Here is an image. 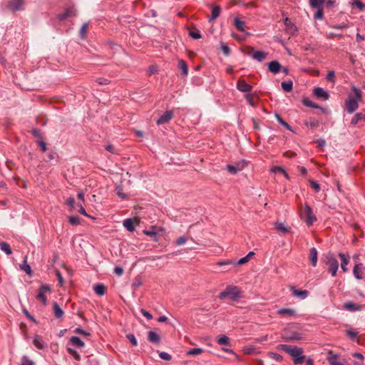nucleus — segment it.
<instances>
[{"instance_id": "obj_1", "label": "nucleus", "mask_w": 365, "mask_h": 365, "mask_svg": "<svg viewBox=\"0 0 365 365\" xmlns=\"http://www.w3.org/2000/svg\"><path fill=\"white\" fill-rule=\"evenodd\" d=\"M277 349L289 354L292 357L294 364H302L304 361L305 356L302 355L304 352L302 348L288 344H279Z\"/></svg>"}, {"instance_id": "obj_2", "label": "nucleus", "mask_w": 365, "mask_h": 365, "mask_svg": "<svg viewBox=\"0 0 365 365\" xmlns=\"http://www.w3.org/2000/svg\"><path fill=\"white\" fill-rule=\"evenodd\" d=\"M218 297L220 299H227L231 302H237L242 297V292L238 287L229 285L219 294Z\"/></svg>"}, {"instance_id": "obj_3", "label": "nucleus", "mask_w": 365, "mask_h": 365, "mask_svg": "<svg viewBox=\"0 0 365 365\" xmlns=\"http://www.w3.org/2000/svg\"><path fill=\"white\" fill-rule=\"evenodd\" d=\"M300 215L302 218L304 217V221L308 226L312 225L313 223L317 221V217L314 215L312 207L308 204L304 205L303 210L301 211Z\"/></svg>"}, {"instance_id": "obj_4", "label": "nucleus", "mask_w": 365, "mask_h": 365, "mask_svg": "<svg viewBox=\"0 0 365 365\" xmlns=\"http://www.w3.org/2000/svg\"><path fill=\"white\" fill-rule=\"evenodd\" d=\"M327 264L329 266V272L331 274L333 277L336 276V272L339 268V262L338 260L334 258L333 254H328L327 257Z\"/></svg>"}, {"instance_id": "obj_5", "label": "nucleus", "mask_w": 365, "mask_h": 365, "mask_svg": "<svg viewBox=\"0 0 365 365\" xmlns=\"http://www.w3.org/2000/svg\"><path fill=\"white\" fill-rule=\"evenodd\" d=\"M327 360L329 365H347V361L346 359H342L339 360V355L334 354V352L331 350L329 351Z\"/></svg>"}, {"instance_id": "obj_6", "label": "nucleus", "mask_w": 365, "mask_h": 365, "mask_svg": "<svg viewBox=\"0 0 365 365\" xmlns=\"http://www.w3.org/2000/svg\"><path fill=\"white\" fill-rule=\"evenodd\" d=\"M51 291V287L48 284H42L39 289L36 298L41 301L43 305H46L47 303V299L46 297V293H50Z\"/></svg>"}, {"instance_id": "obj_7", "label": "nucleus", "mask_w": 365, "mask_h": 365, "mask_svg": "<svg viewBox=\"0 0 365 365\" xmlns=\"http://www.w3.org/2000/svg\"><path fill=\"white\" fill-rule=\"evenodd\" d=\"M247 165L245 160L236 163L235 165H227V170L231 174H236L242 170Z\"/></svg>"}, {"instance_id": "obj_8", "label": "nucleus", "mask_w": 365, "mask_h": 365, "mask_svg": "<svg viewBox=\"0 0 365 365\" xmlns=\"http://www.w3.org/2000/svg\"><path fill=\"white\" fill-rule=\"evenodd\" d=\"M24 0H10L8 8L12 11H17L24 9Z\"/></svg>"}, {"instance_id": "obj_9", "label": "nucleus", "mask_w": 365, "mask_h": 365, "mask_svg": "<svg viewBox=\"0 0 365 365\" xmlns=\"http://www.w3.org/2000/svg\"><path fill=\"white\" fill-rule=\"evenodd\" d=\"M247 55L258 62H262L265 59L267 53L261 51H255L252 48L251 52L248 53Z\"/></svg>"}, {"instance_id": "obj_10", "label": "nucleus", "mask_w": 365, "mask_h": 365, "mask_svg": "<svg viewBox=\"0 0 365 365\" xmlns=\"http://www.w3.org/2000/svg\"><path fill=\"white\" fill-rule=\"evenodd\" d=\"M237 88L244 93L250 92L252 86L248 84L244 79H239L237 82Z\"/></svg>"}, {"instance_id": "obj_11", "label": "nucleus", "mask_w": 365, "mask_h": 365, "mask_svg": "<svg viewBox=\"0 0 365 365\" xmlns=\"http://www.w3.org/2000/svg\"><path fill=\"white\" fill-rule=\"evenodd\" d=\"M77 12L74 7L68 8L63 13L58 15V19L59 21H63L67 18L76 16Z\"/></svg>"}, {"instance_id": "obj_12", "label": "nucleus", "mask_w": 365, "mask_h": 365, "mask_svg": "<svg viewBox=\"0 0 365 365\" xmlns=\"http://www.w3.org/2000/svg\"><path fill=\"white\" fill-rule=\"evenodd\" d=\"M173 116V112L172 110L165 111L160 118L157 120L156 123L158 125H163L168 123Z\"/></svg>"}, {"instance_id": "obj_13", "label": "nucleus", "mask_w": 365, "mask_h": 365, "mask_svg": "<svg viewBox=\"0 0 365 365\" xmlns=\"http://www.w3.org/2000/svg\"><path fill=\"white\" fill-rule=\"evenodd\" d=\"M359 108L358 101L354 98H349L346 103V108L348 113H352Z\"/></svg>"}, {"instance_id": "obj_14", "label": "nucleus", "mask_w": 365, "mask_h": 365, "mask_svg": "<svg viewBox=\"0 0 365 365\" xmlns=\"http://www.w3.org/2000/svg\"><path fill=\"white\" fill-rule=\"evenodd\" d=\"M290 291L294 297L300 299H304L309 295V292L307 290L297 289L294 287H291Z\"/></svg>"}, {"instance_id": "obj_15", "label": "nucleus", "mask_w": 365, "mask_h": 365, "mask_svg": "<svg viewBox=\"0 0 365 365\" xmlns=\"http://www.w3.org/2000/svg\"><path fill=\"white\" fill-rule=\"evenodd\" d=\"M268 68L271 73L277 74L281 71L282 66L278 61H273L268 64Z\"/></svg>"}, {"instance_id": "obj_16", "label": "nucleus", "mask_w": 365, "mask_h": 365, "mask_svg": "<svg viewBox=\"0 0 365 365\" xmlns=\"http://www.w3.org/2000/svg\"><path fill=\"white\" fill-rule=\"evenodd\" d=\"M33 344L38 349L40 350L44 349L46 347V344L44 342L42 337L38 335L35 336Z\"/></svg>"}, {"instance_id": "obj_17", "label": "nucleus", "mask_w": 365, "mask_h": 365, "mask_svg": "<svg viewBox=\"0 0 365 365\" xmlns=\"http://www.w3.org/2000/svg\"><path fill=\"white\" fill-rule=\"evenodd\" d=\"M314 94L319 98L327 100L329 97V93L324 91L322 88L317 87L314 90Z\"/></svg>"}, {"instance_id": "obj_18", "label": "nucleus", "mask_w": 365, "mask_h": 365, "mask_svg": "<svg viewBox=\"0 0 365 365\" xmlns=\"http://www.w3.org/2000/svg\"><path fill=\"white\" fill-rule=\"evenodd\" d=\"M344 308L351 312L359 311L361 309V305L355 304L352 302H346L344 304Z\"/></svg>"}, {"instance_id": "obj_19", "label": "nucleus", "mask_w": 365, "mask_h": 365, "mask_svg": "<svg viewBox=\"0 0 365 365\" xmlns=\"http://www.w3.org/2000/svg\"><path fill=\"white\" fill-rule=\"evenodd\" d=\"M318 252L315 247H312L309 252V259L313 267H316L317 264Z\"/></svg>"}, {"instance_id": "obj_20", "label": "nucleus", "mask_w": 365, "mask_h": 365, "mask_svg": "<svg viewBox=\"0 0 365 365\" xmlns=\"http://www.w3.org/2000/svg\"><path fill=\"white\" fill-rule=\"evenodd\" d=\"M148 340L153 344H158L160 342V337L155 332L150 331L148 334Z\"/></svg>"}, {"instance_id": "obj_21", "label": "nucleus", "mask_w": 365, "mask_h": 365, "mask_svg": "<svg viewBox=\"0 0 365 365\" xmlns=\"http://www.w3.org/2000/svg\"><path fill=\"white\" fill-rule=\"evenodd\" d=\"M53 312L55 317L57 319L61 318L64 314L63 310L60 307L58 304L56 302H54L53 303Z\"/></svg>"}, {"instance_id": "obj_22", "label": "nucleus", "mask_w": 365, "mask_h": 365, "mask_svg": "<svg viewBox=\"0 0 365 365\" xmlns=\"http://www.w3.org/2000/svg\"><path fill=\"white\" fill-rule=\"evenodd\" d=\"M359 122H365V113H358L355 114L351 120V124L353 125H357Z\"/></svg>"}, {"instance_id": "obj_23", "label": "nucleus", "mask_w": 365, "mask_h": 365, "mask_svg": "<svg viewBox=\"0 0 365 365\" xmlns=\"http://www.w3.org/2000/svg\"><path fill=\"white\" fill-rule=\"evenodd\" d=\"M339 257L341 259V268L343 272H346L348 270L347 265L349 264V258L346 257V255L343 253H339Z\"/></svg>"}, {"instance_id": "obj_24", "label": "nucleus", "mask_w": 365, "mask_h": 365, "mask_svg": "<svg viewBox=\"0 0 365 365\" xmlns=\"http://www.w3.org/2000/svg\"><path fill=\"white\" fill-rule=\"evenodd\" d=\"M221 7L220 6H215L212 8L211 11V16L209 18V21H212L216 19L220 14Z\"/></svg>"}, {"instance_id": "obj_25", "label": "nucleus", "mask_w": 365, "mask_h": 365, "mask_svg": "<svg viewBox=\"0 0 365 365\" xmlns=\"http://www.w3.org/2000/svg\"><path fill=\"white\" fill-rule=\"evenodd\" d=\"M95 293L98 296H103L106 291V287L103 284H96L93 287Z\"/></svg>"}, {"instance_id": "obj_26", "label": "nucleus", "mask_w": 365, "mask_h": 365, "mask_svg": "<svg viewBox=\"0 0 365 365\" xmlns=\"http://www.w3.org/2000/svg\"><path fill=\"white\" fill-rule=\"evenodd\" d=\"M277 313L280 315L292 317L295 314V310L289 308H283L279 309Z\"/></svg>"}, {"instance_id": "obj_27", "label": "nucleus", "mask_w": 365, "mask_h": 365, "mask_svg": "<svg viewBox=\"0 0 365 365\" xmlns=\"http://www.w3.org/2000/svg\"><path fill=\"white\" fill-rule=\"evenodd\" d=\"M26 258V257H24L22 264H20V269L24 271L27 274L31 275L32 271L30 265L27 263Z\"/></svg>"}, {"instance_id": "obj_28", "label": "nucleus", "mask_w": 365, "mask_h": 365, "mask_svg": "<svg viewBox=\"0 0 365 365\" xmlns=\"http://www.w3.org/2000/svg\"><path fill=\"white\" fill-rule=\"evenodd\" d=\"M123 226L129 232H133L135 230L133 220L131 218H128L123 220Z\"/></svg>"}, {"instance_id": "obj_29", "label": "nucleus", "mask_w": 365, "mask_h": 365, "mask_svg": "<svg viewBox=\"0 0 365 365\" xmlns=\"http://www.w3.org/2000/svg\"><path fill=\"white\" fill-rule=\"evenodd\" d=\"M325 3V0H309V4L312 8L322 9Z\"/></svg>"}, {"instance_id": "obj_30", "label": "nucleus", "mask_w": 365, "mask_h": 365, "mask_svg": "<svg viewBox=\"0 0 365 365\" xmlns=\"http://www.w3.org/2000/svg\"><path fill=\"white\" fill-rule=\"evenodd\" d=\"M70 342L77 346V347H79V348H81V347H83L84 346V342L78 336H72L71 339H70Z\"/></svg>"}, {"instance_id": "obj_31", "label": "nucleus", "mask_w": 365, "mask_h": 365, "mask_svg": "<svg viewBox=\"0 0 365 365\" xmlns=\"http://www.w3.org/2000/svg\"><path fill=\"white\" fill-rule=\"evenodd\" d=\"M234 24L238 31H245V22L244 21H242L237 17L235 19Z\"/></svg>"}, {"instance_id": "obj_32", "label": "nucleus", "mask_w": 365, "mask_h": 365, "mask_svg": "<svg viewBox=\"0 0 365 365\" xmlns=\"http://www.w3.org/2000/svg\"><path fill=\"white\" fill-rule=\"evenodd\" d=\"M217 341L220 345L230 346V339L225 335H220L217 336Z\"/></svg>"}, {"instance_id": "obj_33", "label": "nucleus", "mask_w": 365, "mask_h": 365, "mask_svg": "<svg viewBox=\"0 0 365 365\" xmlns=\"http://www.w3.org/2000/svg\"><path fill=\"white\" fill-rule=\"evenodd\" d=\"M0 248L2 251H4L8 255H9L12 253L10 245L7 242H0Z\"/></svg>"}, {"instance_id": "obj_34", "label": "nucleus", "mask_w": 365, "mask_h": 365, "mask_svg": "<svg viewBox=\"0 0 365 365\" xmlns=\"http://www.w3.org/2000/svg\"><path fill=\"white\" fill-rule=\"evenodd\" d=\"M282 89L285 92H290L292 90L293 83L292 81H283L281 83Z\"/></svg>"}, {"instance_id": "obj_35", "label": "nucleus", "mask_w": 365, "mask_h": 365, "mask_svg": "<svg viewBox=\"0 0 365 365\" xmlns=\"http://www.w3.org/2000/svg\"><path fill=\"white\" fill-rule=\"evenodd\" d=\"M178 67L182 71L183 75L186 76L188 73V68L186 62L183 60H180L178 62Z\"/></svg>"}, {"instance_id": "obj_36", "label": "nucleus", "mask_w": 365, "mask_h": 365, "mask_svg": "<svg viewBox=\"0 0 365 365\" xmlns=\"http://www.w3.org/2000/svg\"><path fill=\"white\" fill-rule=\"evenodd\" d=\"M67 351L70 355L73 356V358L76 361H80L81 357V355L78 354V352L72 348L68 347Z\"/></svg>"}, {"instance_id": "obj_37", "label": "nucleus", "mask_w": 365, "mask_h": 365, "mask_svg": "<svg viewBox=\"0 0 365 365\" xmlns=\"http://www.w3.org/2000/svg\"><path fill=\"white\" fill-rule=\"evenodd\" d=\"M275 117L279 124L285 127L288 130H292L291 126L286 121H284L279 114L276 113Z\"/></svg>"}, {"instance_id": "obj_38", "label": "nucleus", "mask_w": 365, "mask_h": 365, "mask_svg": "<svg viewBox=\"0 0 365 365\" xmlns=\"http://www.w3.org/2000/svg\"><path fill=\"white\" fill-rule=\"evenodd\" d=\"M302 102H303V104L307 107L312 108H319V106L318 105H317L316 103H314V102L310 101L309 98H304Z\"/></svg>"}, {"instance_id": "obj_39", "label": "nucleus", "mask_w": 365, "mask_h": 365, "mask_svg": "<svg viewBox=\"0 0 365 365\" xmlns=\"http://www.w3.org/2000/svg\"><path fill=\"white\" fill-rule=\"evenodd\" d=\"M115 190H116V194L119 197H120L122 199H125L128 197V195L124 193L123 191L122 185H118L115 188Z\"/></svg>"}, {"instance_id": "obj_40", "label": "nucleus", "mask_w": 365, "mask_h": 365, "mask_svg": "<svg viewBox=\"0 0 365 365\" xmlns=\"http://www.w3.org/2000/svg\"><path fill=\"white\" fill-rule=\"evenodd\" d=\"M88 23H84L81 29H80V32H79V35H80V37L82 39H84L86 38V31H87V29H88Z\"/></svg>"}, {"instance_id": "obj_41", "label": "nucleus", "mask_w": 365, "mask_h": 365, "mask_svg": "<svg viewBox=\"0 0 365 365\" xmlns=\"http://www.w3.org/2000/svg\"><path fill=\"white\" fill-rule=\"evenodd\" d=\"M276 228L283 234L287 233L289 231L282 222L276 223Z\"/></svg>"}, {"instance_id": "obj_42", "label": "nucleus", "mask_w": 365, "mask_h": 365, "mask_svg": "<svg viewBox=\"0 0 365 365\" xmlns=\"http://www.w3.org/2000/svg\"><path fill=\"white\" fill-rule=\"evenodd\" d=\"M21 365H35L34 362L27 356H23L21 359Z\"/></svg>"}, {"instance_id": "obj_43", "label": "nucleus", "mask_w": 365, "mask_h": 365, "mask_svg": "<svg viewBox=\"0 0 365 365\" xmlns=\"http://www.w3.org/2000/svg\"><path fill=\"white\" fill-rule=\"evenodd\" d=\"M203 352V349L201 348H194L190 349L187 352V355H199Z\"/></svg>"}, {"instance_id": "obj_44", "label": "nucleus", "mask_w": 365, "mask_h": 365, "mask_svg": "<svg viewBox=\"0 0 365 365\" xmlns=\"http://www.w3.org/2000/svg\"><path fill=\"white\" fill-rule=\"evenodd\" d=\"M217 264L219 265V266L231 265L232 267H236L235 261L230 260V259L224 260V261H219L217 263Z\"/></svg>"}, {"instance_id": "obj_45", "label": "nucleus", "mask_w": 365, "mask_h": 365, "mask_svg": "<svg viewBox=\"0 0 365 365\" xmlns=\"http://www.w3.org/2000/svg\"><path fill=\"white\" fill-rule=\"evenodd\" d=\"M363 264L361 263L360 264H356L353 269V273H354V277L358 279H362V276L359 274V271H358V269L359 267H361Z\"/></svg>"}, {"instance_id": "obj_46", "label": "nucleus", "mask_w": 365, "mask_h": 365, "mask_svg": "<svg viewBox=\"0 0 365 365\" xmlns=\"http://www.w3.org/2000/svg\"><path fill=\"white\" fill-rule=\"evenodd\" d=\"M352 6L354 8L359 9L360 11L364 10V9L365 8V5L359 0H355L352 3Z\"/></svg>"}, {"instance_id": "obj_47", "label": "nucleus", "mask_w": 365, "mask_h": 365, "mask_svg": "<svg viewBox=\"0 0 365 365\" xmlns=\"http://www.w3.org/2000/svg\"><path fill=\"white\" fill-rule=\"evenodd\" d=\"M68 222L72 225H78L81 223L79 217L76 216H70L68 217Z\"/></svg>"}, {"instance_id": "obj_48", "label": "nucleus", "mask_w": 365, "mask_h": 365, "mask_svg": "<svg viewBox=\"0 0 365 365\" xmlns=\"http://www.w3.org/2000/svg\"><path fill=\"white\" fill-rule=\"evenodd\" d=\"M126 338L130 341L133 346H136L138 345L137 339L133 334H128Z\"/></svg>"}, {"instance_id": "obj_49", "label": "nucleus", "mask_w": 365, "mask_h": 365, "mask_svg": "<svg viewBox=\"0 0 365 365\" xmlns=\"http://www.w3.org/2000/svg\"><path fill=\"white\" fill-rule=\"evenodd\" d=\"M221 49H222V51L223 52V53L225 55V56H229L230 54V49L229 48V46L225 43H221Z\"/></svg>"}, {"instance_id": "obj_50", "label": "nucleus", "mask_w": 365, "mask_h": 365, "mask_svg": "<svg viewBox=\"0 0 365 365\" xmlns=\"http://www.w3.org/2000/svg\"><path fill=\"white\" fill-rule=\"evenodd\" d=\"M309 183H310V185H311L312 187V188H313V189H314L317 192H319V190H320V185H319V184L317 181H315V180H309Z\"/></svg>"}, {"instance_id": "obj_51", "label": "nucleus", "mask_w": 365, "mask_h": 365, "mask_svg": "<svg viewBox=\"0 0 365 365\" xmlns=\"http://www.w3.org/2000/svg\"><path fill=\"white\" fill-rule=\"evenodd\" d=\"M159 356L161 359L165 361H170L172 359V356L168 353L164 351L160 352Z\"/></svg>"}, {"instance_id": "obj_52", "label": "nucleus", "mask_w": 365, "mask_h": 365, "mask_svg": "<svg viewBox=\"0 0 365 365\" xmlns=\"http://www.w3.org/2000/svg\"><path fill=\"white\" fill-rule=\"evenodd\" d=\"M301 335L299 333L294 332L292 334L289 336H287L286 339L288 341H292V340H299L301 339Z\"/></svg>"}, {"instance_id": "obj_53", "label": "nucleus", "mask_w": 365, "mask_h": 365, "mask_svg": "<svg viewBox=\"0 0 365 365\" xmlns=\"http://www.w3.org/2000/svg\"><path fill=\"white\" fill-rule=\"evenodd\" d=\"M187 240V238L185 236H181L178 238L175 241V245L178 246L184 245Z\"/></svg>"}, {"instance_id": "obj_54", "label": "nucleus", "mask_w": 365, "mask_h": 365, "mask_svg": "<svg viewBox=\"0 0 365 365\" xmlns=\"http://www.w3.org/2000/svg\"><path fill=\"white\" fill-rule=\"evenodd\" d=\"M269 355L270 358H272L274 360L277 361H280L283 359L282 355L277 354V353L270 352L269 354Z\"/></svg>"}, {"instance_id": "obj_55", "label": "nucleus", "mask_w": 365, "mask_h": 365, "mask_svg": "<svg viewBox=\"0 0 365 365\" xmlns=\"http://www.w3.org/2000/svg\"><path fill=\"white\" fill-rule=\"evenodd\" d=\"M327 80L330 82L335 81V72L334 71H329L327 75Z\"/></svg>"}, {"instance_id": "obj_56", "label": "nucleus", "mask_w": 365, "mask_h": 365, "mask_svg": "<svg viewBox=\"0 0 365 365\" xmlns=\"http://www.w3.org/2000/svg\"><path fill=\"white\" fill-rule=\"evenodd\" d=\"M75 332L78 334L90 336V333L84 330L81 327H78L76 329Z\"/></svg>"}, {"instance_id": "obj_57", "label": "nucleus", "mask_w": 365, "mask_h": 365, "mask_svg": "<svg viewBox=\"0 0 365 365\" xmlns=\"http://www.w3.org/2000/svg\"><path fill=\"white\" fill-rule=\"evenodd\" d=\"M245 98H246L247 102L249 103V104L254 107L255 105L254 96L251 94H246Z\"/></svg>"}, {"instance_id": "obj_58", "label": "nucleus", "mask_w": 365, "mask_h": 365, "mask_svg": "<svg viewBox=\"0 0 365 365\" xmlns=\"http://www.w3.org/2000/svg\"><path fill=\"white\" fill-rule=\"evenodd\" d=\"M105 149L108 151L109 153H110L111 154H116L117 153V151L115 149L114 146L111 144H107L106 145H105Z\"/></svg>"}, {"instance_id": "obj_59", "label": "nucleus", "mask_w": 365, "mask_h": 365, "mask_svg": "<svg viewBox=\"0 0 365 365\" xmlns=\"http://www.w3.org/2000/svg\"><path fill=\"white\" fill-rule=\"evenodd\" d=\"M317 11L314 14V19H322L323 18L324 12H323V8L322 9H317Z\"/></svg>"}, {"instance_id": "obj_60", "label": "nucleus", "mask_w": 365, "mask_h": 365, "mask_svg": "<svg viewBox=\"0 0 365 365\" xmlns=\"http://www.w3.org/2000/svg\"><path fill=\"white\" fill-rule=\"evenodd\" d=\"M143 232L148 236L156 237V232L155 231V227H153L150 230H144Z\"/></svg>"}, {"instance_id": "obj_61", "label": "nucleus", "mask_w": 365, "mask_h": 365, "mask_svg": "<svg viewBox=\"0 0 365 365\" xmlns=\"http://www.w3.org/2000/svg\"><path fill=\"white\" fill-rule=\"evenodd\" d=\"M332 29H346L348 27V25L345 23H342L341 24H339V25H330L329 26Z\"/></svg>"}, {"instance_id": "obj_62", "label": "nucleus", "mask_w": 365, "mask_h": 365, "mask_svg": "<svg viewBox=\"0 0 365 365\" xmlns=\"http://www.w3.org/2000/svg\"><path fill=\"white\" fill-rule=\"evenodd\" d=\"M305 125L311 128H314L319 125V122L317 120H312L310 122H306Z\"/></svg>"}, {"instance_id": "obj_63", "label": "nucleus", "mask_w": 365, "mask_h": 365, "mask_svg": "<svg viewBox=\"0 0 365 365\" xmlns=\"http://www.w3.org/2000/svg\"><path fill=\"white\" fill-rule=\"evenodd\" d=\"M346 334L348 336H349L351 339H354L356 337L358 333L356 331H354L353 330H347Z\"/></svg>"}, {"instance_id": "obj_64", "label": "nucleus", "mask_w": 365, "mask_h": 365, "mask_svg": "<svg viewBox=\"0 0 365 365\" xmlns=\"http://www.w3.org/2000/svg\"><path fill=\"white\" fill-rule=\"evenodd\" d=\"M31 133L34 137L39 138V139L41 138V131L39 129H37V128L33 129L31 131Z\"/></svg>"}]
</instances>
